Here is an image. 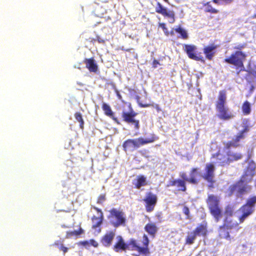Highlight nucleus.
<instances>
[{
    "mask_svg": "<svg viewBox=\"0 0 256 256\" xmlns=\"http://www.w3.org/2000/svg\"><path fill=\"white\" fill-rule=\"evenodd\" d=\"M206 203L210 214L216 222H218L224 215L223 224L218 229V236L221 238L230 240V232L231 230L234 229L238 232L240 228L238 223L232 218L234 213L232 208L230 206H226L223 213L220 198L212 194L208 195Z\"/></svg>",
    "mask_w": 256,
    "mask_h": 256,
    "instance_id": "1",
    "label": "nucleus"
},
{
    "mask_svg": "<svg viewBox=\"0 0 256 256\" xmlns=\"http://www.w3.org/2000/svg\"><path fill=\"white\" fill-rule=\"evenodd\" d=\"M116 242L113 246V250L116 252H126L127 250L136 251L140 254L148 255L150 254L148 245L150 240L148 236L144 234L142 236V246H140L138 241L134 238L130 240L126 244L120 236H116Z\"/></svg>",
    "mask_w": 256,
    "mask_h": 256,
    "instance_id": "2",
    "label": "nucleus"
},
{
    "mask_svg": "<svg viewBox=\"0 0 256 256\" xmlns=\"http://www.w3.org/2000/svg\"><path fill=\"white\" fill-rule=\"evenodd\" d=\"M218 112L217 116L222 120H228L234 118V114L230 111L226 105V92L224 90L218 92V100L215 104Z\"/></svg>",
    "mask_w": 256,
    "mask_h": 256,
    "instance_id": "3",
    "label": "nucleus"
},
{
    "mask_svg": "<svg viewBox=\"0 0 256 256\" xmlns=\"http://www.w3.org/2000/svg\"><path fill=\"white\" fill-rule=\"evenodd\" d=\"M247 54L242 51H235L230 56L226 58L224 62L235 66L237 74L240 72L245 71L244 62L246 60Z\"/></svg>",
    "mask_w": 256,
    "mask_h": 256,
    "instance_id": "4",
    "label": "nucleus"
},
{
    "mask_svg": "<svg viewBox=\"0 0 256 256\" xmlns=\"http://www.w3.org/2000/svg\"><path fill=\"white\" fill-rule=\"evenodd\" d=\"M158 139L154 134L150 138H144L140 137L134 139H128L122 144L123 150L125 152H133L140 146L154 142Z\"/></svg>",
    "mask_w": 256,
    "mask_h": 256,
    "instance_id": "5",
    "label": "nucleus"
},
{
    "mask_svg": "<svg viewBox=\"0 0 256 256\" xmlns=\"http://www.w3.org/2000/svg\"><path fill=\"white\" fill-rule=\"evenodd\" d=\"M110 214L108 216V218H114L116 220H110V224L115 227L118 228L120 226H124L126 222V218L124 213L122 210L116 208H112L109 211Z\"/></svg>",
    "mask_w": 256,
    "mask_h": 256,
    "instance_id": "6",
    "label": "nucleus"
},
{
    "mask_svg": "<svg viewBox=\"0 0 256 256\" xmlns=\"http://www.w3.org/2000/svg\"><path fill=\"white\" fill-rule=\"evenodd\" d=\"M137 113L132 108L128 112L123 111L122 113V118L126 123L134 126L135 130H138L140 128V120L135 118Z\"/></svg>",
    "mask_w": 256,
    "mask_h": 256,
    "instance_id": "7",
    "label": "nucleus"
},
{
    "mask_svg": "<svg viewBox=\"0 0 256 256\" xmlns=\"http://www.w3.org/2000/svg\"><path fill=\"white\" fill-rule=\"evenodd\" d=\"M256 163L252 160H250L239 180L240 182H244L245 183H248L252 182L256 174Z\"/></svg>",
    "mask_w": 256,
    "mask_h": 256,
    "instance_id": "8",
    "label": "nucleus"
},
{
    "mask_svg": "<svg viewBox=\"0 0 256 256\" xmlns=\"http://www.w3.org/2000/svg\"><path fill=\"white\" fill-rule=\"evenodd\" d=\"M205 172L202 175L204 180L208 183V187L210 188H214V184L216 182L214 180L215 167L213 164L209 163L206 165Z\"/></svg>",
    "mask_w": 256,
    "mask_h": 256,
    "instance_id": "9",
    "label": "nucleus"
},
{
    "mask_svg": "<svg viewBox=\"0 0 256 256\" xmlns=\"http://www.w3.org/2000/svg\"><path fill=\"white\" fill-rule=\"evenodd\" d=\"M144 202V207L147 212H151L154 210L158 202L157 196L152 192H148L142 200Z\"/></svg>",
    "mask_w": 256,
    "mask_h": 256,
    "instance_id": "10",
    "label": "nucleus"
},
{
    "mask_svg": "<svg viewBox=\"0 0 256 256\" xmlns=\"http://www.w3.org/2000/svg\"><path fill=\"white\" fill-rule=\"evenodd\" d=\"M196 46L193 44H185L184 45V51L190 58L204 62V57L200 54H196Z\"/></svg>",
    "mask_w": 256,
    "mask_h": 256,
    "instance_id": "11",
    "label": "nucleus"
},
{
    "mask_svg": "<svg viewBox=\"0 0 256 256\" xmlns=\"http://www.w3.org/2000/svg\"><path fill=\"white\" fill-rule=\"evenodd\" d=\"M198 168H192L190 173V178L186 177V172H182L180 174V176L181 178L180 179L185 180L186 182L193 184H197L198 183V180L196 178V176L198 174Z\"/></svg>",
    "mask_w": 256,
    "mask_h": 256,
    "instance_id": "12",
    "label": "nucleus"
},
{
    "mask_svg": "<svg viewBox=\"0 0 256 256\" xmlns=\"http://www.w3.org/2000/svg\"><path fill=\"white\" fill-rule=\"evenodd\" d=\"M211 158L216 160V164L222 166H225L230 164L226 152L222 154L220 150L212 155Z\"/></svg>",
    "mask_w": 256,
    "mask_h": 256,
    "instance_id": "13",
    "label": "nucleus"
},
{
    "mask_svg": "<svg viewBox=\"0 0 256 256\" xmlns=\"http://www.w3.org/2000/svg\"><path fill=\"white\" fill-rule=\"evenodd\" d=\"M156 12L160 14H162L164 16H166L170 18L172 20L170 22V23H174L175 21V14L172 10L168 11L166 8L163 7L162 4L158 2L156 3Z\"/></svg>",
    "mask_w": 256,
    "mask_h": 256,
    "instance_id": "14",
    "label": "nucleus"
},
{
    "mask_svg": "<svg viewBox=\"0 0 256 256\" xmlns=\"http://www.w3.org/2000/svg\"><path fill=\"white\" fill-rule=\"evenodd\" d=\"M168 187L174 186L176 188L178 192H185L186 190V182L180 178H176L169 181Z\"/></svg>",
    "mask_w": 256,
    "mask_h": 256,
    "instance_id": "15",
    "label": "nucleus"
},
{
    "mask_svg": "<svg viewBox=\"0 0 256 256\" xmlns=\"http://www.w3.org/2000/svg\"><path fill=\"white\" fill-rule=\"evenodd\" d=\"M252 187L250 185L245 183L244 182L238 181V189L236 190V194L238 197H242V196L250 192Z\"/></svg>",
    "mask_w": 256,
    "mask_h": 256,
    "instance_id": "16",
    "label": "nucleus"
},
{
    "mask_svg": "<svg viewBox=\"0 0 256 256\" xmlns=\"http://www.w3.org/2000/svg\"><path fill=\"white\" fill-rule=\"evenodd\" d=\"M114 236L115 233L114 232H107L102 237L100 242L104 246L109 248L112 244Z\"/></svg>",
    "mask_w": 256,
    "mask_h": 256,
    "instance_id": "17",
    "label": "nucleus"
},
{
    "mask_svg": "<svg viewBox=\"0 0 256 256\" xmlns=\"http://www.w3.org/2000/svg\"><path fill=\"white\" fill-rule=\"evenodd\" d=\"M245 136L238 133L236 137L232 140L224 142V148L230 149L231 148H236L240 146V142L241 140L244 138Z\"/></svg>",
    "mask_w": 256,
    "mask_h": 256,
    "instance_id": "18",
    "label": "nucleus"
},
{
    "mask_svg": "<svg viewBox=\"0 0 256 256\" xmlns=\"http://www.w3.org/2000/svg\"><path fill=\"white\" fill-rule=\"evenodd\" d=\"M242 215L239 217L238 220L240 223H242L244 220L254 212L252 208L246 206V204L242 205L239 209Z\"/></svg>",
    "mask_w": 256,
    "mask_h": 256,
    "instance_id": "19",
    "label": "nucleus"
},
{
    "mask_svg": "<svg viewBox=\"0 0 256 256\" xmlns=\"http://www.w3.org/2000/svg\"><path fill=\"white\" fill-rule=\"evenodd\" d=\"M217 48L218 46L214 44H212L204 48L203 52L208 60H212L216 52V49Z\"/></svg>",
    "mask_w": 256,
    "mask_h": 256,
    "instance_id": "20",
    "label": "nucleus"
},
{
    "mask_svg": "<svg viewBox=\"0 0 256 256\" xmlns=\"http://www.w3.org/2000/svg\"><path fill=\"white\" fill-rule=\"evenodd\" d=\"M227 150H228L226 152L230 164L234 162L240 160L243 158V155L241 153L233 152L230 149Z\"/></svg>",
    "mask_w": 256,
    "mask_h": 256,
    "instance_id": "21",
    "label": "nucleus"
},
{
    "mask_svg": "<svg viewBox=\"0 0 256 256\" xmlns=\"http://www.w3.org/2000/svg\"><path fill=\"white\" fill-rule=\"evenodd\" d=\"M144 230L152 238H154L158 228L154 222H148L144 226Z\"/></svg>",
    "mask_w": 256,
    "mask_h": 256,
    "instance_id": "22",
    "label": "nucleus"
},
{
    "mask_svg": "<svg viewBox=\"0 0 256 256\" xmlns=\"http://www.w3.org/2000/svg\"><path fill=\"white\" fill-rule=\"evenodd\" d=\"M84 62L90 72H96L98 71V66L93 58H85Z\"/></svg>",
    "mask_w": 256,
    "mask_h": 256,
    "instance_id": "23",
    "label": "nucleus"
},
{
    "mask_svg": "<svg viewBox=\"0 0 256 256\" xmlns=\"http://www.w3.org/2000/svg\"><path fill=\"white\" fill-rule=\"evenodd\" d=\"M102 108L105 115L112 118L118 124H120L118 119L114 116V113L108 104L104 102L102 104Z\"/></svg>",
    "mask_w": 256,
    "mask_h": 256,
    "instance_id": "24",
    "label": "nucleus"
},
{
    "mask_svg": "<svg viewBox=\"0 0 256 256\" xmlns=\"http://www.w3.org/2000/svg\"><path fill=\"white\" fill-rule=\"evenodd\" d=\"M193 231L197 236H206L208 234L206 224H199L194 228V230H193Z\"/></svg>",
    "mask_w": 256,
    "mask_h": 256,
    "instance_id": "25",
    "label": "nucleus"
},
{
    "mask_svg": "<svg viewBox=\"0 0 256 256\" xmlns=\"http://www.w3.org/2000/svg\"><path fill=\"white\" fill-rule=\"evenodd\" d=\"M133 184L136 188L140 189L142 186L147 185L146 178L143 175L138 176L136 179V182Z\"/></svg>",
    "mask_w": 256,
    "mask_h": 256,
    "instance_id": "26",
    "label": "nucleus"
},
{
    "mask_svg": "<svg viewBox=\"0 0 256 256\" xmlns=\"http://www.w3.org/2000/svg\"><path fill=\"white\" fill-rule=\"evenodd\" d=\"M197 236L192 230L188 233V235L185 238V244L192 245L196 240Z\"/></svg>",
    "mask_w": 256,
    "mask_h": 256,
    "instance_id": "27",
    "label": "nucleus"
},
{
    "mask_svg": "<svg viewBox=\"0 0 256 256\" xmlns=\"http://www.w3.org/2000/svg\"><path fill=\"white\" fill-rule=\"evenodd\" d=\"M103 218V214H100L99 217L94 216L92 218V228L95 229L96 228L99 227L102 222Z\"/></svg>",
    "mask_w": 256,
    "mask_h": 256,
    "instance_id": "28",
    "label": "nucleus"
},
{
    "mask_svg": "<svg viewBox=\"0 0 256 256\" xmlns=\"http://www.w3.org/2000/svg\"><path fill=\"white\" fill-rule=\"evenodd\" d=\"M203 6L204 8V12H210L211 14H218L219 10L215 8H214L210 2H206L203 4Z\"/></svg>",
    "mask_w": 256,
    "mask_h": 256,
    "instance_id": "29",
    "label": "nucleus"
},
{
    "mask_svg": "<svg viewBox=\"0 0 256 256\" xmlns=\"http://www.w3.org/2000/svg\"><path fill=\"white\" fill-rule=\"evenodd\" d=\"M84 233V230L80 227V224L79 226V228L78 230H75L71 232H67L66 234V238H69L72 236H78L83 234Z\"/></svg>",
    "mask_w": 256,
    "mask_h": 256,
    "instance_id": "30",
    "label": "nucleus"
},
{
    "mask_svg": "<svg viewBox=\"0 0 256 256\" xmlns=\"http://www.w3.org/2000/svg\"><path fill=\"white\" fill-rule=\"evenodd\" d=\"M245 204L254 210V208L256 206V196H250L246 200Z\"/></svg>",
    "mask_w": 256,
    "mask_h": 256,
    "instance_id": "31",
    "label": "nucleus"
},
{
    "mask_svg": "<svg viewBox=\"0 0 256 256\" xmlns=\"http://www.w3.org/2000/svg\"><path fill=\"white\" fill-rule=\"evenodd\" d=\"M242 109L244 114L248 115L250 114L251 112V107L250 103L248 100L244 101L242 104Z\"/></svg>",
    "mask_w": 256,
    "mask_h": 256,
    "instance_id": "32",
    "label": "nucleus"
},
{
    "mask_svg": "<svg viewBox=\"0 0 256 256\" xmlns=\"http://www.w3.org/2000/svg\"><path fill=\"white\" fill-rule=\"evenodd\" d=\"M176 32L180 34L181 38L182 39L186 40L188 38V34L186 31L182 28L180 26H178V28L174 29Z\"/></svg>",
    "mask_w": 256,
    "mask_h": 256,
    "instance_id": "33",
    "label": "nucleus"
},
{
    "mask_svg": "<svg viewBox=\"0 0 256 256\" xmlns=\"http://www.w3.org/2000/svg\"><path fill=\"white\" fill-rule=\"evenodd\" d=\"M74 117L76 120L80 122V126L82 129L84 128V121L82 114L80 112H76L74 114Z\"/></svg>",
    "mask_w": 256,
    "mask_h": 256,
    "instance_id": "34",
    "label": "nucleus"
},
{
    "mask_svg": "<svg viewBox=\"0 0 256 256\" xmlns=\"http://www.w3.org/2000/svg\"><path fill=\"white\" fill-rule=\"evenodd\" d=\"M138 105L142 107V108H147L150 106H154L156 110L158 112H160L162 110L160 106L158 104H142V103H138Z\"/></svg>",
    "mask_w": 256,
    "mask_h": 256,
    "instance_id": "35",
    "label": "nucleus"
},
{
    "mask_svg": "<svg viewBox=\"0 0 256 256\" xmlns=\"http://www.w3.org/2000/svg\"><path fill=\"white\" fill-rule=\"evenodd\" d=\"M234 0H212V2L216 4H231Z\"/></svg>",
    "mask_w": 256,
    "mask_h": 256,
    "instance_id": "36",
    "label": "nucleus"
},
{
    "mask_svg": "<svg viewBox=\"0 0 256 256\" xmlns=\"http://www.w3.org/2000/svg\"><path fill=\"white\" fill-rule=\"evenodd\" d=\"M238 189V182L233 184L230 185L228 189V191L229 192V195L232 196L234 192Z\"/></svg>",
    "mask_w": 256,
    "mask_h": 256,
    "instance_id": "37",
    "label": "nucleus"
},
{
    "mask_svg": "<svg viewBox=\"0 0 256 256\" xmlns=\"http://www.w3.org/2000/svg\"><path fill=\"white\" fill-rule=\"evenodd\" d=\"M154 216L156 220V222L161 223L163 221V216L162 212H158L155 214Z\"/></svg>",
    "mask_w": 256,
    "mask_h": 256,
    "instance_id": "38",
    "label": "nucleus"
},
{
    "mask_svg": "<svg viewBox=\"0 0 256 256\" xmlns=\"http://www.w3.org/2000/svg\"><path fill=\"white\" fill-rule=\"evenodd\" d=\"M246 46V44L245 43L243 44H238L235 45L233 47V49L236 50V51H242V50L245 48Z\"/></svg>",
    "mask_w": 256,
    "mask_h": 256,
    "instance_id": "39",
    "label": "nucleus"
},
{
    "mask_svg": "<svg viewBox=\"0 0 256 256\" xmlns=\"http://www.w3.org/2000/svg\"><path fill=\"white\" fill-rule=\"evenodd\" d=\"M106 199L105 194H100L96 202L98 204H102L106 200Z\"/></svg>",
    "mask_w": 256,
    "mask_h": 256,
    "instance_id": "40",
    "label": "nucleus"
},
{
    "mask_svg": "<svg viewBox=\"0 0 256 256\" xmlns=\"http://www.w3.org/2000/svg\"><path fill=\"white\" fill-rule=\"evenodd\" d=\"M158 26L163 30L165 35L168 36L169 35V32L168 30V28L166 27V24L163 22L159 23Z\"/></svg>",
    "mask_w": 256,
    "mask_h": 256,
    "instance_id": "41",
    "label": "nucleus"
},
{
    "mask_svg": "<svg viewBox=\"0 0 256 256\" xmlns=\"http://www.w3.org/2000/svg\"><path fill=\"white\" fill-rule=\"evenodd\" d=\"M182 212L186 216V219H190V210L188 206H184L183 208Z\"/></svg>",
    "mask_w": 256,
    "mask_h": 256,
    "instance_id": "42",
    "label": "nucleus"
},
{
    "mask_svg": "<svg viewBox=\"0 0 256 256\" xmlns=\"http://www.w3.org/2000/svg\"><path fill=\"white\" fill-rule=\"evenodd\" d=\"M250 130V128L248 126H245L244 128L240 130L238 133L243 136H245V134L248 132Z\"/></svg>",
    "mask_w": 256,
    "mask_h": 256,
    "instance_id": "43",
    "label": "nucleus"
},
{
    "mask_svg": "<svg viewBox=\"0 0 256 256\" xmlns=\"http://www.w3.org/2000/svg\"><path fill=\"white\" fill-rule=\"evenodd\" d=\"M90 246H92L94 248H97L98 246V242L94 239H90L88 240Z\"/></svg>",
    "mask_w": 256,
    "mask_h": 256,
    "instance_id": "44",
    "label": "nucleus"
},
{
    "mask_svg": "<svg viewBox=\"0 0 256 256\" xmlns=\"http://www.w3.org/2000/svg\"><path fill=\"white\" fill-rule=\"evenodd\" d=\"M59 249L60 250L62 251L64 254L68 252V248L66 247V246H62V245L60 247Z\"/></svg>",
    "mask_w": 256,
    "mask_h": 256,
    "instance_id": "45",
    "label": "nucleus"
},
{
    "mask_svg": "<svg viewBox=\"0 0 256 256\" xmlns=\"http://www.w3.org/2000/svg\"><path fill=\"white\" fill-rule=\"evenodd\" d=\"M96 40L100 44H104L105 42V40L100 38V36H96Z\"/></svg>",
    "mask_w": 256,
    "mask_h": 256,
    "instance_id": "46",
    "label": "nucleus"
},
{
    "mask_svg": "<svg viewBox=\"0 0 256 256\" xmlns=\"http://www.w3.org/2000/svg\"><path fill=\"white\" fill-rule=\"evenodd\" d=\"M158 64H160V62H158V61L156 60H154L152 62V67L156 68Z\"/></svg>",
    "mask_w": 256,
    "mask_h": 256,
    "instance_id": "47",
    "label": "nucleus"
},
{
    "mask_svg": "<svg viewBox=\"0 0 256 256\" xmlns=\"http://www.w3.org/2000/svg\"><path fill=\"white\" fill-rule=\"evenodd\" d=\"M80 243L84 246L86 247L90 246V243L88 242V240H84L80 242Z\"/></svg>",
    "mask_w": 256,
    "mask_h": 256,
    "instance_id": "48",
    "label": "nucleus"
},
{
    "mask_svg": "<svg viewBox=\"0 0 256 256\" xmlns=\"http://www.w3.org/2000/svg\"><path fill=\"white\" fill-rule=\"evenodd\" d=\"M94 208L98 212L100 213V214H103L102 210L96 207H94Z\"/></svg>",
    "mask_w": 256,
    "mask_h": 256,
    "instance_id": "49",
    "label": "nucleus"
},
{
    "mask_svg": "<svg viewBox=\"0 0 256 256\" xmlns=\"http://www.w3.org/2000/svg\"><path fill=\"white\" fill-rule=\"evenodd\" d=\"M254 86L252 85L250 88V91L252 92V91H254Z\"/></svg>",
    "mask_w": 256,
    "mask_h": 256,
    "instance_id": "50",
    "label": "nucleus"
},
{
    "mask_svg": "<svg viewBox=\"0 0 256 256\" xmlns=\"http://www.w3.org/2000/svg\"><path fill=\"white\" fill-rule=\"evenodd\" d=\"M169 34H170L171 36H174V32L173 30H171L170 32H169Z\"/></svg>",
    "mask_w": 256,
    "mask_h": 256,
    "instance_id": "51",
    "label": "nucleus"
},
{
    "mask_svg": "<svg viewBox=\"0 0 256 256\" xmlns=\"http://www.w3.org/2000/svg\"><path fill=\"white\" fill-rule=\"evenodd\" d=\"M126 52H130V49H126L124 50Z\"/></svg>",
    "mask_w": 256,
    "mask_h": 256,
    "instance_id": "52",
    "label": "nucleus"
},
{
    "mask_svg": "<svg viewBox=\"0 0 256 256\" xmlns=\"http://www.w3.org/2000/svg\"><path fill=\"white\" fill-rule=\"evenodd\" d=\"M166 2L168 3V0H164Z\"/></svg>",
    "mask_w": 256,
    "mask_h": 256,
    "instance_id": "53",
    "label": "nucleus"
}]
</instances>
